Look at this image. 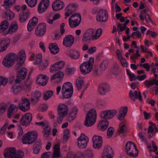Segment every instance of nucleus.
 I'll list each match as a JSON object with an SVG mask.
<instances>
[{
    "mask_svg": "<svg viewBox=\"0 0 158 158\" xmlns=\"http://www.w3.org/2000/svg\"><path fill=\"white\" fill-rule=\"evenodd\" d=\"M95 30L90 28L87 30L83 34L82 41L84 43H88L91 41V39L95 40L98 39L102 33L101 28H98L95 32Z\"/></svg>",
    "mask_w": 158,
    "mask_h": 158,
    "instance_id": "f257e3e1",
    "label": "nucleus"
},
{
    "mask_svg": "<svg viewBox=\"0 0 158 158\" xmlns=\"http://www.w3.org/2000/svg\"><path fill=\"white\" fill-rule=\"evenodd\" d=\"M96 112L94 109L90 110L87 114L84 124L85 126L89 127L94 124L96 121Z\"/></svg>",
    "mask_w": 158,
    "mask_h": 158,
    "instance_id": "f03ea898",
    "label": "nucleus"
},
{
    "mask_svg": "<svg viewBox=\"0 0 158 158\" xmlns=\"http://www.w3.org/2000/svg\"><path fill=\"white\" fill-rule=\"evenodd\" d=\"M94 58L90 57L87 62H84L80 66L81 73L83 75L89 73L92 70L94 63Z\"/></svg>",
    "mask_w": 158,
    "mask_h": 158,
    "instance_id": "7ed1b4c3",
    "label": "nucleus"
},
{
    "mask_svg": "<svg viewBox=\"0 0 158 158\" xmlns=\"http://www.w3.org/2000/svg\"><path fill=\"white\" fill-rule=\"evenodd\" d=\"M38 134L36 131L28 132L23 137L22 140L24 144H31L37 139Z\"/></svg>",
    "mask_w": 158,
    "mask_h": 158,
    "instance_id": "20e7f679",
    "label": "nucleus"
},
{
    "mask_svg": "<svg viewBox=\"0 0 158 158\" xmlns=\"http://www.w3.org/2000/svg\"><path fill=\"white\" fill-rule=\"evenodd\" d=\"M126 150L127 154L130 156L136 157L138 151L135 145L133 142H127L126 145Z\"/></svg>",
    "mask_w": 158,
    "mask_h": 158,
    "instance_id": "39448f33",
    "label": "nucleus"
},
{
    "mask_svg": "<svg viewBox=\"0 0 158 158\" xmlns=\"http://www.w3.org/2000/svg\"><path fill=\"white\" fill-rule=\"evenodd\" d=\"M15 58V55L14 53H11L8 54L5 56L3 60V65L7 67H11L14 64Z\"/></svg>",
    "mask_w": 158,
    "mask_h": 158,
    "instance_id": "423d86ee",
    "label": "nucleus"
},
{
    "mask_svg": "<svg viewBox=\"0 0 158 158\" xmlns=\"http://www.w3.org/2000/svg\"><path fill=\"white\" fill-rule=\"evenodd\" d=\"M30 103L29 100L26 98H22L19 102V109L22 111L26 112L30 108Z\"/></svg>",
    "mask_w": 158,
    "mask_h": 158,
    "instance_id": "0eeeda50",
    "label": "nucleus"
},
{
    "mask_svg": "<svg viewBox=\"0 0 158 158\" xmlns=\"http://www.w3.org/2000/svg\"><path fill=\"white\" fill-rule=\"evenodd\" d=\"M77 141L78 147L80 148L83 149L87 146L89 142V139L84 134L82 133L80 136L78 138Z\"/></svg>",
    "mask_w": 158,
    "mask_h": 158,
    "instance_id": "6e6552de",
    "label": "nucleus"
},
{
    "mask_svg": "<svg viewBox=\"0 0 158 158\" xmlns=\"http://www.w3.org/2000/svg\"><path fill=\"white\" fill-rule=\"evenodd\" d=\"M107 12L106 10H101L98 12L96 17V19L100 22H106L108 19Z\"/></svg>",
    "mask_w": 158,
    "mask_h": 158,
    "instance_id": "1a4fd4ad",
    "label": "nucleus"
},
{
    "mask_svg": "<svg viewBox=\"0 0 158 158\" xmlns=\"http://www.w3.org/2000/svg\"><path fill=\"white\" fill-rule=\"evenodd\" d=\"M116 112V111L115 110H107L101 112L100 115L101 117L103 119H111L115 115Z\"/></svg>",
    "mask_w": 158,
    "mask_h": 158,
    "instance_id": "9d476101",
    "label": "nucleus"
},
{
    "mask_svg": "<svg viewBox=\"0 0 158 158\" xmlns=\"http://www.w3.org/2000/svg\"><path fill=\"white\" fill-rule=\"evenodd\" d=\"M46 27L44 23L39 24L35 30L36 35L39 37L43 36L46 31Z\"/></svg>",
    "mask_w": 158,
    "mask_h": 158,
    "instance_id": "9b49d317",
    "label": "nucleus"
},
{
    "mask_svg": "<svg viewBox=\"0 0 158 158\" xmlns=\"http://www.w3.org/2000/svg\"><path fill=\"white\" fill-rule=\"evenodd\" d=\"M93 146L94 148L99 149L101 147L102 144V138L101 136L95 135L92 139Z\"/></svg>",
    "mask_w": 158,
    "mask_h": 158,
    "instance_id": "f8f14e48",
    "label": "nucleus"
},
{
    "mask_svg": "<svg viewBox=\"0 0 158 158\" xmlns=\"http://www.w3.org/2000/svg\"><path fill=\"white\" fill-rule=\"evenodd\" d=\"M32 119V114L27 113L22 117L20 120L21 124L23 126H27L30 124Z\"/></svg>",
    "mask_w": 158,
    "mask_h": 158,
    "instance_id": "ddd939ff",
    "label": "nucleus"
},
{
    "mask_svg": "<svg viewBox=\"0 0 158 158\" xmlns=\"http://www.w3.org/2000/svg\"><path fill=\"white\" fill-rule=\"evenodd\" d=\"M49 4V0H42L39 3L38 10L39 13H41L44 12L48 8Z\"/></svg>",
    "mask_w": 158,
    "mask_h": 158,
    "instance_id": "4468645a",
    "label": "nucleus"
},
{
    "mask_svg": "<svg viewBox=\"0 0 158 158\" xmlns=\"http://www.w3.org/2000/svg\"><path fill=\"white\" fill-rule=\"evenodd\" d=\"M114 153L111 148L110 146L106 147L102 155V158H113Z\"/></svg>",
    "mask_w": 158,
    "mask_h": 158,
    "instance_id": "2eb2a0df",
    "label": "nucleus"
},
{
    "mask_svg": "<svg viewBox=\"0 0 158 158\" xmlns=\"http://www.w3.org/2000/svg\"><path fill=\"white\" fill-rule=\"evenodd\" d=\"M49 77L46 75L41 74L38 77L36 82L40 85L45 86L47 84Z\"/></svg>",
    "mask_w": 158,
    "mask_h": 158,
    "instance_id": "dca6fc26",
    "label": "nucleus"
},
{
    "mask_svg": "<svg viewBox=\"0 0 158 158\" xmlns=\"http://www.w3.org/2000/svg\"><path fill=\"white\" fill-rule=\"evenodd\" d=\"M77 5L76 4H70L68 5L65 9V19H66L73 12L76 10L77 8Z\"/></svg>",
    "mask_w": 158,
    "mask_h": 158,
    "instance_id": "f3484780",
    "label": "nucleus"
},
{
    "mask_svg": "<svg viewBox=\"0 0 158 158\" xmlns=\"http://www.w3.org/2000/svg\"><path fill=\"white\" fill-rule=\"evenodd\" d=\"M10 39L5 38L0 40V52L5 51L10 44Z\"/></svg>",
    "mask_w": 158,
    "mask_h": 158,
    "instance_id": "a211bd4d",
    "label": "nucleus"
},
{
    "mask_svg": "<svg viewBox=\"0 0 158 158\" xmlns=\"http://www.w3.org/2000/svg\"><path fill=\"white\" fill-rule=\"evenodd\" d=\"M129 97L133 101H135V99H139L140 102L143 101L142 97L141 92L135 90L134 93L131 90H130L129 92Z\"/></svg>",
    "mask_w": 158,
    "mask_h": 158,
    "instance_id": "6ab92c4d",
    "label": "nucleus"
},
{
    "mask_svg": "<svg viewBox=\"0 0 158 158\" xmlns=\"http://www.w3.org/2000/svg\"><path fill=\"white\" fill-rule=\"evenodd\" d=\"M38 22V19L36 17H34L31 18L28 22L27 26V29L28 31H32L37 25Z\"/></svg>",
    "mask_w": 158,
    "mask_h": 158,
    "instance_id": "aec40b11",
    "label": "nucleus"
},
{
    "mask_svg": "<svg viewBox=\"0 0 158 158\" xmlns=\"http://www.w3.org/2000/svg\"><path fill=\"white\" fill-rule=\"evenodd\" d=\"M74 41V37L71 35H68L64 38L63 44L66 47H70L73 45Z\"/></svg>",
    "mask_w": 158,
    "mask_h": 158,
    "instance_id": "412c9836",
    "label": "nucleus"
},
{
    "mask_svg": "<svg viewBox=\"0 0 158 158\" xmlns=\"http://www.w3.org/2000/svg\"><path fill=\"white\" fill-rule=\"evenodd\" d=\"M64 64V62L62 61L56 63L50 67V72L52 73L60 69L63 68Z\"/></svg>",
    "mask_w": 158,
    "mask_h": 158,
    "instance_id": "4be33fe9",
    "label": "nucleus"
},
{
    "mask_svg": "<svg viewBox=\"0 0 158 158\" xmlns=\"http://www.w3.org/2000/svg\"><path fill=\"white\" fill-rule=\"evenodd\" d=\"M64 6L63 2L60 0H56L53 3L52 7L54 11H58L62 9Z\"/></svg>",
    "mask_w": 158,
    "mask_h": 158,
    "instance_id": "5701e85b",
    "label": "nucleus"
},
{
    "mask_svg": "<svg viewBox=\"0 0 158 158\" xmlns=\"http://www.w3.org/2000/svg\"><path fill=\"white\" fill-rule=\"evenodd\" d=\"M16 152V149L14 148H9L8 149H6L4 152V153L6 152V158H15Z\"/></svg>",
    "mask_w": 158,
    "mask_h": 158,
    "instance_id": "b1692460",
    "label": "nucleus"
},
{
    "mask_svg": "<svg viewBox=\"0 0 158 158\" xmlns=\"http://www.w3.org/2000/svg\"><path fill=\"white\" fill-rule=\"evenodd\" d=\"M68 108L66 105L61 104H60L58 108V114L63 115L65 116L67 114Z\"/></svg>",
    "mask_w": 158,
    "mask_h": 158,
    "instance_id": "393cba45",
    "label": "nucleus"
},
{
    "mask_svg": "<svg viewBox=\"0 0 158 158\" xmlns=\"http://www.w3.org/2000/svg\"><path fill=\"white\" fill-rule=\"evenodd\" d=\"M18 25L16 22H13L6 32V34H12L17 31L18 29Z\"/></svg>",
    "mask_w": 158,
    "mask_h": 158,
    "instance_id": "a878e982",
    "label": "nucleus"
},
{
    "mask_svg": "<svg viewBox=\"0 0 158 158\" xmlns=\"http://www.w3.org/2000/svg\"><path fill=\"white\" fill-rule=\"evenodd\" d=\"M64 76V73L61 72H59L56 74L53 75L51 78V81L53 82L60 81Z\"/></svg>",
    "mask_w": 158,
    "mask_h": 158,
    "instance_id": "bb28decb",
    "label": "nucleus"
},
{
    "mask_svg": "<svg viewBox=\"0 0 158 158\" xmlns=\"http://www.w3.org/2000/svg\"><path fill=\"white\" fill-rule=\"evenodd\" d=\"M109 122L106 120H102L99 122L98 125V129L103 131L106 130L108 127Z\"/></svg>",
    "mask_w": 158,
    "mask_h": 158,
    "instance_id": "cd10ccee",
    "label": "nucleus"
},
{
    "mask_svg": "<svg viewBox=\"0 0 158 158\" xmlns=\"http://www.w3.org/2000/svg\"><path fill=\"white\" fill-rule=\"evenodd\" d=\"M77 112V108L76 107L73 108L70 111L68 116V120L70 122L73 120L76 116Z\"/></svg>",
    "mask_w": 158,
    "mask_h": 158,
    "instance_id": "c85d7f7f",
    "label": "nucleus"
},
{
    "mask_svg": "<svg viewBox=\"0 0 158 158\" xmlns=\"http://www.w3.org/2000/svg\"><path fill=\"white\" fill-rule=\"evenodd\" d=\"M53 152L52 155L53 158H60V146L59 144L54 145L53 147Z\"/></svg>",
    "mask_w": 158,
    "mask_h": 158,
    "instance_id": "c756f323",
    "label": "nucleus"
},
{
    "mask_svg": "<svg viewBox=\"0 0 158 158\" xmlns=\"http://www.w3.org/2000/svg\"><path fill=\"white\" fill-rule=\"evenodd\" d=\"M127 111V106L121 108L119 112V114L118 116V118L120 120L123 119L126 116Z\"/></svg>",
    "mask_w": 158,
    "mask_h": 158,
    "instance_id": "7c9ffc66",
    "label": "nucleus"
},
{
    "mask_svg": "<svg viewBox=\"0 0 158 158\" xmlns=\"http://www.w3.org/2000/svg\"><path fill=\"white\" fill-rule=\"evenodd\" d=\"M109 89V86L106 83H102L99 85L98 92L101 95L104 94L108 91Z\"/></svg>",
    "mask_w": 158,
    "mask_h": 158,
    "instance_id": "2f4dec72",
    "label": "nucleus"
},
{
    "mask_svg": "<svg viewBox=\"0 0 158 158\" xmlns=\"http://www.w3.org/2000/svg\"><path fill=\"white\" fill-rule=\"evenodd\" d=\"M42 144L40 140L37 141L34 144L33 147V151L35 154H38L40 153L42 148Z\"/></svg>",
    "mask_w": 158,
    "mask_h": 158,
    "instance_id": "473e14b6",
    "label": "nucleus"
},
{
    "mask_svg": "<svg viewBox=\"0 0 158 158\" xmlns=\"http://www.w3.org/2000/svg\"><path fill=\"white\" fill-rule=\"evenodd\" d=\"M30 14L29 11L23 12L22 14H20L19 17V21L21 23L26 21L29 16Z\"/></svg>",
    "mask_w": 158,
    "mask_h": 158,
    "instance_id": "72a5a7b5",
    "label": "nucleus"
},
{
    "mask_svg": "<svg viewBox=\"0 0 158 158\" xmlns=\"http://www.w3.org/2000/svg\"><path fill=\"white\" fill-rule=\"evenodd\" d=\"M27 73V70L25 68H22L17 73V77H19L22 80L25 79Z\"/></svg>",
    "mask_w": 158,
    "mask_h": 158,
    "instance_id": "f704fd0d",
    "label": "nucleus"
},
{
    "mask_svg": "<svg viewBox=\"0 0 158 158\" xmlns=\"http://www.w3.org/2000/svg\"><path fill=\"white\" fill-rule=\"evenodd\" d=\"M49 48L51 53L53 54H57L59 52V49L55 43L50 44Z\"/></svg>",
    "mask_w": 158,
    "mask_h": 158,
    "instance_id": "c9c22d12",
    "label": "nucleus"
},
{
    "mask_svg": "<svg viewBox=\"0 0 158 158\" xmlns=\"http://www.w3.org/2000/svg\"><path fill=\"white\" fill-rule=\"evenodd\" d=\"M41 94L40 92H37L34 93L32 96L31 101L32 103L35 104L39 100V98L41 97Z\"/></svg>",
    "mask_w": 158,
    "mask_h": 158,
    "instance_id": "e433bc0d",
    "label": "nucleus"
},
{
    "mask_svg": "<svg viewBox=\"0 0 158 158\" xmlns=\"http://www.w3.org/2000/svg\"><path fill=\"white\" fill-rule=\"evenodd\" d=\"M61 93L64 98H71L73 93V90H61Z\"/></svg>",
    "mask_w": 158,
    "mask_h": 158,
    "instance_id": "4c0bfd02",
    "label": "nucleus"
},
{
    "mask_svg": "<svg viewBox=\"0 0 158 158\" xmlns=\"http://www.w3.org/2000/svg\"><path fill=\"white\" fill-rule=\"evenodd\" d=\"M9 24L7 20L3 21L0 25V32H2L7 29Z\"/></svg>",
    "mask_w": 158,
    "mask_h": 158,
    "instance_id": "58836bf2",
    "label": "nucleus"
},
{
    "mask_svg": "<svg viewBox=\"0 0 158 158\" xmlns=\"http://www.w3.org/2000/svg\"><path fill=\"white\" fill-rule=\"evenodd\" d=\"M84 85V82L83 78L80 77H78L76 81V85L78 89L79 90L81 89Z\"/></svg>",
    "mask_w": 158,
    "mask_h": 158,
    "instance_id": "ea45409f",
    "label": "nucleus"
},
{
    "mask_svg": "<svg viewBox=\"0 0 158 158\" xmlns=\"http://www.w3.org/2000/svg\"><path fill=\"white\" fill-rule=\"evenodd\" d=\"M44 127L43 134L44 137L47 138L50 134L51 128L48 123Z\"/></svg>",
    "mask_w": 158,
    "mask_h": 158,
    "instance_id": "a19ab883",
    "label": "nucleus"
},
{
    "mask_svg": "<svg viewBox=\"0 0 158 158\" xmlns=\"http://www.w3.org/2000/svg\"><path fill=\"white\" fill-rule=\"evenodd\" d=\"M4 16L6 19L11 20L13 19L14 14L10 10L8 9L5 12Z\"/></svg>",
    "mask_w": 158,
    "mask_h": 158,
    "instance_id": "79ce46f5",
    "label": "nucleus"
},
{
    "mask_svg": "<svg viewBox=\"0 0 158 158\" xmlns=\"http://www.w3.org/2000/svg\"><path fill=\"white\" fill-rule=\"evenodd\" d=\"M155 79H150L149 80H146L144 82V84L145 85L146 87L147 88H150L151 86L155 85Z\"/></svg>",
    "mask_w": 158,
    "mask_h": 158,
    "instance_id": "37998d69",
    "label": "nucleus"
},
{
    "mask_svg": "<svg viewBox=\"0 0 158 158\" xmlns=\"http://www.w3.org/2000/svg\"><path fill=\"white\" fill-rule=\"evenodd\" d=\"M61 90H73L72 84L69 82L65 83L62 86Z\"/></svg>",
    "mask_w": 158,
    "mask_h": 158,
    "instance_id": "c03bdc74",
    "label": "nucleus"
},
{
    "mask_svg": "<svg viewBox=\"0 0 158 158\" xmlns=\"http://www.w3.org/2000/svg\"><path fill=\"white\" fill-rule=\"evenodd\" d=\"M15 0H4V4L2 5L6 8H8L13 5Z\"/></svg>",
    "mask_w": 158,
    "mask_h": 158,
    "instance_id": "a18cd8bd",
    "label": "nucleus"
},
{
    "mask_svg": "<svg viewBox=\"0 0 158 158\" xmlns=\"http://www.w3.org/2000/svg\"><path fill=\"white\" fill-rule=\"evenodd\" d=\"M65 116L63 115L58 114L56 121H55L53 122V126L54 127H56L58 124H60L62 122L63 119Z\"/></svg>",
    "mask_w": 158,
    "mask_h": 158,
    "instance_id": "49530a36",
    "label": "nucleus"
},
{
    "mask_svg": "<svg viewBox=\"0 0 158 158\" xmlns=\"http://www.w3.org/2000/svg\"><path fill=\"white\" fill-rule=\"evenodd\" d=\"M26 57L25 52L24 50H22L19 52L18 55L17 56V58L19 59L20 61L24 60Z\"/></svg>",
    "mask_w": 158,
    "mask_h": 158,
    "instance_id": "de8ad7c7",
    "label": "nucleus"
},
{
    "mask_svg": "<svg viewBox=\"0 0 158 158\" xmlns=\"http://www.w3.org/2000/svg\"><path fill=\"white\" fill-rule=\"evenodd\" d=\"M70 19L73 20H76L78 22L81 20V17L80 15L78 13H76L73 15L70 18Z\"/></svg>",
    "mask_w": 158,
    "mask_h": 158,
    "instance_id": "09e8293b",
    "label": "nucleus"
},
{
    "mask_svg": "<svg viewBox=\"0 0 158 158\" xmlns=\"http://www.w3.org/2000/svg\"><path fill=\"white\" fill-rule=\"evenodd\" d=\"M81 22L78 21V22L76 20L69 19V23L70 26L72 28H75L78 26L80 24Z\"/></svg>",
    "mask_w": 158,
    "mask_h": 158,
    "instance_id": "8fccbe9b",
    "label": "nucleus"
},
{
    "mask_svg": "<svg viewBox=\"0 0 158 158\" xmlns=\"http://www.w3.org/2000/svg\"><path fill=\"white\" fill-rule=\"evenodd\" d=\"M48 60L47 59L43 60L40 64L39 67L40 69L43 70L45 69L48 65Z\"/></svg>",
    "mask_w": 158,
    "mask_h": 158,
    "instance_id": "3c124183",
    "label": "nucleus"
},
{
    "mask_svg": "<svg viewBox=\"0 0 158 158\" xmlns=\"http://www.w3.org/2000/svg\"><path fill=\"white\" fill-rule=\"evenodd\" d=\"M53 94V92L51 90H49L44 93V99L47 100L50 98Z\"/></svg>",
    "mask_w": 158,
    "mask_h": 158,
    "instance_id": "603ef678",
    "label": "nucleus"
},
{
    "mask_svg": "<svg viewBox=\"0 0 158 158\" xmlns=\"http://www.w3.org/2000/svg\"><path fill=\"white\" fill-rule=\"evenodd\" d=\"M27 4L30 7H34L37 3V0H25Z\"/></svg>",
    "mask_w": 158,
    "mask_h": 158,
    "instance_id": "864d4df0",
    "label": "nucleus"
},
{
    "mask_svg": "<svg viewBox=\"0 0 158 158\" xmlns=\"http://www.w3.org/2000/svg\"><path fill=\"white\" fill-rule=\"evenodd\" d=\"M21 88V87L16 85H13L12 87L13 93L15 94H17L19 92Z\"/></svg>",
    "mask_w": 158,
    "mask_h": 158,
    "instance_id": "5fc2aeb1",
    "label": "nucleus"
},
{
    "mask_svg": "<svg viewBox=\"0 0 158 158\" xmlns=\"http://www.w3.org/2000/svg\"><path fill=\"white\" fill-rule=\"evenodd\" d=\"M42 56L40 54H38L36 56L35 58V60L34 62L35 64H39L42 60Z\"/></svg>",
    "mask_w": 158,
    "mask_h": 158,
    "instance_id": "6e6d98bb",
    "label": "nucleus"
},
{
    "mask_svg": "<svg viewBox=\"0 0 158 158\" xmlns=\"http://www.w3.org/2000/svg\"><path fill=\"white\" fill-rule=\"evenodd\" d=\"M127 72L130 77L131 81H132L133 80L137 79L135 74L134 73H131V72L128 70H127Z\"/></svg>",
    "mask_w": 158,
    "mask_h": 158,
    "instance_id": "4d7b16f0",
    "label": "nucleus"
},
{
    "mask_svg": "<svg viewBox=\"0 0 158 158\" xmlns=\"http://www.w3.org/2000/svg\"><path fill=\"white\" fill-rule=\"evenodd\" d=\"M114 128L112 127L108 128L107 131V135L108 138H110L114 133Z\"/></svg>",
    "mask_w": 158,
    "mask_h": 158,
    "instance_id": "13d9d810",
    "label": "nucleus"
},
{
    "mask_svg": "<svg viewBox=\"0 0 158 158\" xmlns=\"http://www.w3.org/2000/svg\"><path fill=\"white\" fill-rule=\"evenodd\" d=\"M24 155V153L21 150L16 151L15 158H22Z\"/></svg>",
    "mask_w": 158,
    "mask_h": 158,
    "instance_id": "bf43d9fd",
    "label": "nucleus"
},
{
    "mask_svg": "<svg viewBox=\"0 0 158 158\" xmlns=\"http://www.w3.org/2000/svg\"><path fill=\"white\" fill-rule=\"evenodd\" d=\"M8 82V79L2 76H0V86L1 85L5 86Z\"/></svg>",
    "mask_w": 158,
    "mask_h": 158,
    "instance_id": "052dcab7",
    "label": "nucleus"
},
{
    "mask_svg": "<svg viewBox=\"0 0 158 158\" xmlns=\"http://www.w3.org/2000/svg\"><path fill=\"white\" fill-rule=\"evenodd\" d=\"M120 127L118 130V132L121 134L124 132L126 130V128L125 124H120Z\"/></svg>",
    "mask_w": 158,
    "mask_h": 158,
    "instance_id": "680f3d73",
    "label": "nucleus"
},
{
    "mask_svg": "<svg viewBox=\"0 0 158 158\" xmlns=\"http://www.w3.org/2000/svg\"><path fill=\"white\" fill-rule=\"evenodd\" d=\"M108 63L106 61H103L101 64L100 67L102 70H106L108 66Z\"/></svg>",
    "mask_w": 158,
    "mask_h": 158,
    "instance_id": "e2e57ef3",
    "label": "nucleus"
},
{
    "mask_svg": "<svg viewBox=\"0 0 158 158\" xmlns=\"http://www.w3.org/2000/svg\"><path fill=\"white\" fill-rule=\"evenodd\" d=\"M74 71V68H68L65 70V74L66 75H70L73 73Z\"/></svg>",
    "mask_w": 158,
    "mask_h": 158,
    "instance_id": "0e129e2a",
    "label": "nucleus"
},
{
    "mask_svg": "<svg viewBox=\"0 0 158 158\" xmlns=\"http://www.w3.org/2000/svg\"><path fill=\"white\" fill-rule=\"evenodd\" d=\"M154 131V129L153 128L152 126H150L148 128V138H151L153 135V132Z\"/></svg>",
    "mask_w": 158,
    "mask_h": 158,
    "instance_id": "69168bd1",
    "label": "nucleus"
},
{
    "mask_svg": "<svg viewBox=\"0 0 158 158\" xmlns=\"http://www.w3.org/2000/svg\"><path fill=\"white\" fill-rule=\"evenodd\" d=\"M80 56L79 53L77 51L75 52L73 54H71L70 56L73 59H77L79 58Z\"/></svg>",
    "mask_w": 158,
    "mask_h": 158,
    "instance_id": "338daca9",
    "label": "nucleus"
},
{
    "mask_svg": "<svg viewBox=\"0 0 158 158\" xmlns=\"http://www.w3.org/2000/svg\"><path fill=\"white\" fill-rule=\"evenodd\" d=\"M6 106L4 104H2L0 106V114H2L5 111Z\"/></svg>",
    "mask_w": 158,
    "mask_h": 158,
    "instance_id": "774afa93",
    "label": "nucleus"
}]
</instances>
